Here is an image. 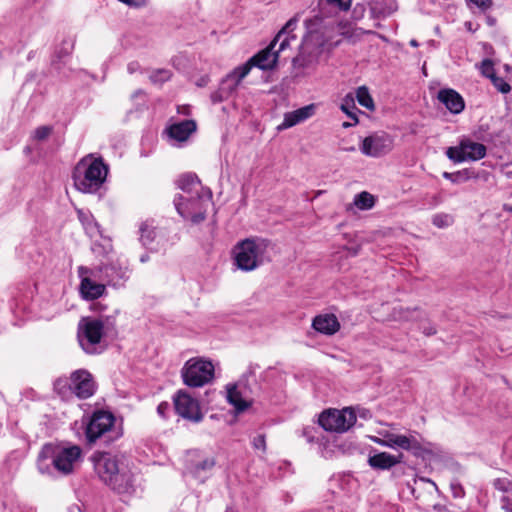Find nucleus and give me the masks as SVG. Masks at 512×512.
Instances as JSON below:
<instances>
[{
    "mask_svg": "<svg viewBox=\"0 0 512 512\" xmlns=\"http://www.w3.org/2000/svg\"><path fill=\"white\" fill-rule=\"evenodd\" d=\"M91 461L99 479L112 490L122 494L132 489L133 475L117 456L108 452L95 451Z\"/></svg>",
    "mask_w": 512,
    "mask_h": 512,
    "instance_id": "nucleus-1",
    "label": "nucleus"
},
{
    "mask_svg": "<svg viewBox=\"0 0 512 512\" xmlns=\"http://www.w3.org/2000/svg\"><path fill=\"white\" fill-rule=\"evenodd\" d=\"M81 456L82 449L78 445L46 443L38 454L37 466L41 473H47L52 465L59 474L67 476L74 472Z\"/></svg>",
    "mask_w": 512,
    "mask_h": 512,
    "instance_id": "nucleus-2",
    "label": "nucleus"
},
{
    "mask_svg": "<svg viewBox=\"0 0 512 512\" xmlns=\"http://www.w3.org/2000/svg\"><path fill=\"white\" fill-rule=\"evenodd\" d=\"M108 171V165L101 157L87 155L76 164L73 170L74 186L80 192L95 193L106 181Z\"/></svg>",
    "mask_w": 512,
    "mask_h": 512,
    "instance_id": "nucleus-3",
    "label": "nucleus"
},
{
    "mask_svg": "<svg viewBox=\"0 0 512 512\" xmlns=\"http://www.w3.org/2000/svg\"><path fill=\"white\" fill-rule=\"evenodd\" d=\"M53 390L66 401L73 397L86 400L96 393L97 383L88 370L77 369L70 376L58 377L53 383Z\"/></svg>",
    "mask_w": 512,
    "mask_h": 512,
    "instance_id": "nucleus-4",
    "label": "nucleus"
},
{
    "mask_svg": "<svg viewBox=\"0 0 512 512\" xmlns=\"http://www.w3.org/2000/svg\"><path fill=\"white\" fill-rule=\"evenodd\" d=\"M214 365L203 358H191L183 366L181 376L183 383L197 388L206 385L214 378Z\"/></svg>",
    "mask_w": 512,
    "mask_h": 512,
    "instance_id": "nucleus-5",
    "label": "nucleus"
},
{
    "mask_svg": "<svg viewBox=\"0 0 512 512\" xmlns=\"http://www.w3.org/2000/svg\"><path fill=\"white\" fill-rule=\"evenodd\" d=\"M445 154L454 163L474 162L486 156L487 147L480 142L473 141L469 137H463L457 146L448 147Z\"/></svg>",
    "mask_w": 512,
    "mask_h": 512,
    "instance_id": "nucleus-6",
    "label": "nucleus"
},
{
    "mask_svg": "<svg viewBox=\"0 0 512 512\" xmlns=\"http://www.w3.org/2000/svg\"><path fill=\"white\" fill-rule=\"evenodd\" d=\"M356 420V414L352 408H344L341 411L329 409L320 414L318 423L326 431L345 432L355 424Z\"/></svg>",
    "mask_w": 512,
    "mask_h": 512,
    "instance_id": "nucleus-7",
    "label": "nucleus"
},
{
    "mask_svg": "<svg viewBox=\"0 0 512 512\" xmlns=\"http://www.w3.org/2000/svg\"><path fill=\"white\" fill-rule=\"evenodd\" d=\"M259 253L260 249L256 240L251 238L244 239L234 247L235 265L240 270L252 271L260 264L258 260Z\"/></svg>",
    "mask_w": 512,
    "mask_h": 512,
    "instance_id": "nucleus-8",
    "label": "nucleus"
},
{
    "mask_svg": "<svg viewBox=\"0 0 512 512\" xmlns=\"http://www.w3.org/2000/svg\"><path fill=\"white\" fill-rule=\"evenodd\" d=\"M374 442L389 448H400L410 451L415 457L424 458L427 451L423 445L413 436L385 432L383 438H374Z\"/></svg>",
    "mask_w": 512,
    "mask_h": 512,
    "instance_id": "nucleus-9",
    "label": "nucleus"
},
{
    "mask_svg": "<svg viewBox=\"0 0 512 512\" xmlns=\"http://www.w3.org/2000/svg\"><path fill=\"white\" fill-rule=\"evenodd\" d=\"M174 407L176 413L182 418L194 423H199L203 419V413L197 399L193 398L184 390H179L174 398Z\"/></svg>",
    "mask_w": 512,
    "mask_h": 512,
    "instance_id": "nucleus-10",
    "label": "nucleus"
},
{
    "mask_svg": "<svg viewBox=\"0 0 512 512\" xmlns=\"http://www.w3.org/2000/svg\"><path fill=\"white\" fill-rule=\"evenodd\" d=\"M115 422L114 415L105 410L95 411L85 430V436L89 443L96 442L106 432H109Z\"/></svg>",
    "mask_w": 512,
    "mask_h": 512,
    "instance_id": "nucleus-11",
    "label": "nucleus"
},
{
    "mask_svg": "<svg viewBox=\"0 0 512 512\" xmlns=\"http://www.w3.org/2000/svg\"><path fill=\"white\" fill-rule=\"evenodd\" d=\"M393 146V138L389 134L381 132L365 137L360 150L366 156L377 158L389 153Z\"/></svg>",
    "mask_w": 512,
    "mask_h": 512,
    "instance_id": "nucleus-12",
    "label": "nucleus"
},
{
    "mask_svg": "<svg viewBox=\"0 0 512 512\" xmlns=\"http://www.w3.org/2000/svg\"><path fill=\"white\" fill-rule=\"evenodd\" d=\"M179 201H175L177 212L185 219H190L192 223L199 224L206 218L207 202L200 198L185 200L179 196Z\"/></svg>",
    "mask_w": 512,
    "mask_h": 512,
    "instance_id": "nucleus-13",
    "label": "nucleus"
},
{
    "mask_svg": "<svg viewBox=\"0 0 512 512\" xmlns=\"http://www.w3.org/2000/svg\"><path fill=\"white\" fill-rule=\"evenodd\" d=\"M104 336V323L100 319L83 318L78 326V338L81 346L84 348L83 339L89 345H97L101 342Z\"/></svg>",
    "mask_w": 512,
    "mask_h": 512,
    "instance_id": "nucleus-14",
    "label": "nucleus"
},
{
    "mask_svg": "<svg viewBox=\"0 0 512 512\" xmlns=\"http://www.w3.org/2000/svg\"><path fill=\"white\" fill-rule=\"evenodd\" d=\"M276 43L277 42L273 39L266 48L262 49L249 59L250 64H252L253 67L256 66L262 70L274 68L278 60V53L289 45V39L285 37L280 43L279 50L273 52Z\"/></svg>",
    "mask_w": 512,
    "mask_h": 512,
    "instance_id": "nucleus-15",
    "label": "nucleus"
},
{
    "mask_svg": "<svg viewBox=\"0 0 512 512\" xmlns=\"http://www.w3.org/2000/svg\"><path fill=\"white\" fill-rule=\"evenodd\" d=\"M252 64L248 60L244 65L235 68L221 82V92L231 96L238 88L241 81L249 74Z\"/></svg>",
    "mask_w": 512,
    "mask_h": 512,
    "instance_id": "nucleus-16",
    "label": "nucleus"
},
{
    "mask_svg": "<svg viewBox=\"0 0 512 512\" xmlns=\"http://www.w3.org/2000/svg\"><path fill=\"white\" fill-rule=\"evenodd\" d=\"M437 98L453 114H459L465 108L463 97L454 89L445 88L439 90Z\"/></svg>",
    "mask_w": 512,
    "mask_h": 512,
    "instance_id": "nucleus-17",
    "label": "nucleus"
},
{
    "mask_svg": "<svg viewBox=\"0 0 512 512\" xmlns=\"http://www.w3.org/2000/svg\"><path fill=\"white\" fill-rule=\"evenodd\" d=\"M312 327L324 335H334L340 330L341 326L334 314H321L313 319Z\"/></svg>",
    "mask_w": 512,
    "mask_h": 512,
    "instance_id": "nucleus-18",
    "label": "nucleus"
},
{
    "mask_svg": "<svg viewBox=\"0 0 512 512\" xmlns=\"http://www.w3.org/2000/svg\"><path fill=\"white\" fill-rule=\"evenodd\" d=\"M315 113V105L310 104L291 112H287L284 115V120L279 126V129H286L301 123L308 118L312 117Z\"/></svg>",
    "mask_w": 512,
    "mask_h": 512,
    "instance_id": "nucleus-19",
    "label": "nucleus"
},
{
    "mask_svg": "<svg viewBox=\"0 0 512 512\" xmlns=\"http://www.w3.org/2000/svg\"><path fill=\"white\" fill-rule=\"evenodd\" d=\"M403 454L395 456L387 452H379L368 458L370 467L376 470H389L402 461Z\"/></svg>",
    "mask_w": 512,
    "mask_h": 512,
    "instance_id": "nucleus-20",
    "label": "nucleus"
},
{
    "mask_svg": "<svg viewBox=\"0 0 512 512\" xmlns=\"http://www.w3.org/2000/svg\"><path fill=\"white\" fill-rule=\"evenodd\" d=\"M197 125L194 120H183L170 125L167 129L168 135L179 142L186 141L196 131Z\"/></svg>",
    "mask_w": 512,
    "mask_h": 512,
    "instance_id": "nucleus-21",
    "label": "nucleus"
},
{
    "mask_svg": "<svg viewBox=\"0 0 512 512\" xmlns=\"http://www.w3.org/2000/svg\"><path fill=\"white\" fill-rule=\"evenodd\" d=\"M105 291V285L96 283L88 277H85L81 280L80 292L85 300L98 299L105 293Z\"/></svg>",
    "mask_w": 512,
    "mask_h": 512,
    "instance_id": "nucleus-22",
    "label": "nucleus"
},
{
    "mask_svg": "<svg viewBox=\"0 0 512 512\" xmlns=\"http://www.w3.org/2000/svg\"><path fill=\"white\" fill-rule=\"evenodd\" d=\"M227 400L239 413L244 412L250 407V402L242 398V394L236 385H231L227 388Z\"/></svg>",
    "mask_w": 512,
    "mask_h": 512,
    "instance_id": "nucleus-23",
    "label": "nucleus"
},
{
    "mask_svg": "<svg viewBox=\"0 0 512 512\" xmlns=\"http://www.w3.org/2000/svg\"><path fill=\"white\" fill-rule=\"evenodd\" d=\"M442 176L447 179V180H450L452 183H460V182H465V181H468L472 178H477V174L475 173V171L473 169H470V168H465V169H462V170H459V171H456V172H444L442 174Z\"/></svg>",
    "mask_w": 512,
    "mask_h": 512,
    "instance_id": "nucleus-24",
    "label": "nucleus"
},
{
    "mask_svg": "<svg viewBox=\"0 0 512 512\" xmlns=\"http://www.w3.org/2000/svg\"><path fill=\"white\" fill-rule=\"evenodd\" d=\"M354 205L360 210H368L375 205V198L369 192L363 191L355 196Z\"/></svg>",
    "mask_w": 512,
    "mask_h": 512,
    "instance_id": "nucleus-25",
    "label": "nucleus"
},
{
    "mask_svg": "<svg viewBox=\"0 0 512 512\" xmlns=\"http://www.w3.org/2000/svg\"><path fill=\"white\" fill-rule=\"evenodd\" d=\"M356 98H357L358 103L361 106H363L367 109H371L374 107L373 99H372L371 95L369 94L368 89L365 86L359 87L357 89Z\"/></svg>",
    "mask_w": 512,
    "mask_h": 512,
    "instance_id": "nucleus-26",
    "label": "nucleus"
},
{
    "mask_svg": "<svg viewBox=\"0 0 512 512\" xmlns=\"http://www.w3.org/2000/svg\"><path fill=\"white\" fill-rule=\"evenodd\" d=\"M453 222H454L453 217L451 215L445 214V213L435 214L432 218L433 225L438 228H446V227L452 225Z\"/></svg>",
    "mask_w": 512,
    "mask_h": 512,
    "instance_id": "nucleus-27",
    "label": "nucleus"
},
{
    "mask_svg": "<svg viewBox=\"0 0 512 512\" xmlns=\"http://www.w3.org/2000/svg\"><path fill=\"white\" fill-rule=\"evenodd\" d=\"M492 83L494 87L501 93L506 94L510 92L511 86L501 77L496 75L491 76Z\"/></svg>",
    "mask_w": 512,
    "mask_h": 512,
    "instance_id": "nucleus-28",
    "label": "nucleus"
},
{
    "mask_svg": "<svg viewBox=\"0 0 512 512\" xmlns=\"http://www.w3.org/2000/svg\"><path fill=\"white\" fill-rule=\"evenodd\" d=\"M53 132V127L44 125L36 128L34 131V138L38 141H43L47 139Z\"/></svg>",
    "mask_w": 512,
    "mask_h": 512,
    "instance_id": "nucleus-29",
    "label": "nucleus"
},
{
    "mask_svg": "<svg viewBox=\"0 0 512 512\" xmlns=\"http://www.w3.org/2000/svg\"><path fill=\"white\" fill-rule=\"evenodd\" d=\"M494 487L502 492H507L512 488V481L507 478H498L493 483Z\"/></svg>",
    "mask_w": 512,
    "mask_h": 512,
    "instance_id": "nucleus-30",
    "label": "nucleus"
},
{
    "mask_svg": "<svg viewBox=\"0 0 512 512\" xmlns=\"http://www.w3.org/2000/svg\"><path fill=\"white\" fill-rule=\"evenodd\" d=\"M140 231L141 239L143 240L144 244L153 240L154 231L152 229H149V226L147 224H142Z\"/></svg>",
    "mask_w": 512,
    "mask_h": 512,
    "instance_id": "nucleus-31",
    "label": "nucleus"
},
{
    "mask_svg": "<svg viewBox=\"0 0 512 512\" xmlns=\"http://www.w3.org/2000/svg\"><path fill=\"white\" fill-rule=\"evenodd\" d=\"M253 448L257 450H261L263 452L266 451V437L264 434H259L253 438L252 441Z\"/></svg>",
    "mask_w": 512,
    "mask_h": 512,
    "instance_id": "nucleus-32",
    "label": "nucleus"
},
{
    "mask_svg": "<svg viewBox=\"0 0 512 512\" xmlns=\"http://www.w3.org/2000/svg\"><path fill=\"white\" fill-rule=\"evenodd\" d=\"M295 26H296V20L290 19L285 24V26L278 32V34L275 36L274 40L276 42H278L286 32L293 31Z\"/></svg>",
    "mask_w": 512,
    "mask_h": 512,
    "instance_id": "nucleus-33",
    "label": "nucleus"
},
{
    "mask_svg": "<svg viewBox=\"0 0 512 512\" xmlns=\"http://www.w3.org/2000/svg\"><path fill=\"white\" fill-rule=\"evenodd\" d=\"M329 4L336 5L342 11H348L351 7L352 0H326Z\"/></svg>",
    "mask_w": 512,
    "mask_h": 512,
    "instance_id": "nucleus-34",
    "label": "nucleus"
},
{
    "mask_svg": "<svg viewBox=\"0 0 512 512\" xmlns=\"http://www.w3.org/2000/svg\"><path fill=\"white\" fill-rule=\"evenodd\" d=\"M482 67H483V73L490 77L493 75V74H490V71H493V63L491 60H488V59H485L483 62H482Z\"/></svg>",
    "mask_w": 512,
    "mask_h": 512,
    "instance_id": "nucleus-35",
    "label": "nucleus"
},
{
    "mask_svg": "<svg viewBox=\"0 0 512 512\" xmlns=\"http://www.w3.org/2000/svg\"><path fill=\"white\" fill-rule=\"evenodd\" d=\"M501 503H502V509L505 512H512V499L511 498H509L507 496H503L501 499Z\"/></svg>",
    "mask_w": 512,
    "mask_h": 512,
    "instance_id": "nucleus-36",
    "label": "nucleus"
},
{
    "mask_svg": "<svg viewBox=\"0 0 512 512\" xmlns=\"http://www.w3.org/2000/svg\"><path fill=\"white\" fill-rule=\"evenodd\" d=\"M169 408H170V405L168 404V402H165V401H164V402H161V403L158 405V407H157V412H158V414H159L161 417L165 418V417H166V413H167V411L169 410Z\"/></svg>",
    "mask_w": 512,
    "mask_h": 512,
    "instance_id": "nucleus-37",
    "label": "nucleus"
},
{
    "mask_svg": "<svg viewBox=\"0 0 512 512\" xmlns=\"http://www.w3.org/2000/svg\"><path fill=\"white\" fill-rule=\"evenodd\" d=\"M228 97L229 96H226L225 92H221V87H220L219 90L212 95V101L214 103L221 102L224 99H227Z\"/></svg>",
    "mask_w": 512,
    "mask_h": 512,
    "instance_id": "nucleus-38",
    "label": "nucleus"
},
{
    "mask_svg": "<svg viewBox=\"0 0 512 512\" xmlns=\"http://www.w3.org/2000/svg\"><path fill=\"white\" fill-rule=\"evenodd\" d=\"M122 3H125L132 7H142L145 5L146 0H119Z\"/></svg>",
    "mask_w": 512,
    "mask_h": 512,
    "instance_id": "nucleus-39",
    "label": "nucleus"
},
{
    "mask_svg": "<svg viewBox=\"0 0 512 512\" xmlns=\"http://www.w3.org/2000/svg\"><path fill=\"white\" fill-rule=\"evenodd\" d=\"M193 181H194V177L191 176V175H185V176L181 177V179L179 180L180 188L184 190L185 189V186H184L185 183L190 184Z\"/></svg>",
    "mask_w": 512,
    "mask_h": 512,
    "instance_id": "nucleus-40",
    "label": "nucleus"
},
{
    "mask_svg": "<svg viewBox=\"0 0 512 512\" xmlns=\"http://www.w3.org/2000/svg\"><path fill=\"white\" fill-rule=\"evenodd\" d=\"M341 109H342V110H343V111H344V112H345L349 117L353 118V119L355 120V123H357V122H358V118H357V116H356L354 113L350 112V111H349V109H347L345 105H342V106H341Z\"/></svg>",
    "mask_w": 512,
    "mask_h": 512,
    "instance_id": "nucleus-41",
    "label": "nucleus"
},
{
    "mask_svg": "<svg viewBox=\"0 0 512 512\" xmlns=\"http://www.w3.org/2000/svg\"><path fill=\"white\" fill-rule=\"evenodd\" d=\"M423 333L426 336H432V335L436 334V329L434 327L425 328Z\"/></svg>",
    "mask_w": 512,
    "mask_h": 512,
    "instance_id": "nucleus-42",
    "label": "nucleus"
},
{
    "mask_svg": "<svg viewBox=\"0 0 512 512\" xmlns=\"http://www.w3.org/2000/svg\"><path fill=\"white\" fill-rule=\"evenodd\" d=\"M207 465L210 466V467L213 466L214 465V461L211 460L209 463H208V461H205L202 467L205 468Z\"/></svg>",
    "mask_w": 512,
    "mask_h": 512,
    "instance_id": "nucleus-43",
    "label": "nucleus"
},
{
    "mask_svg": "<svg viewBox=\"0 0 512 512\" xmlns=\"http://www.w3.org/2000/svg\"><path fill=\"white\" fill-rule=\"evenodd\" d=\"M161 73L163 74V77H164L165 79H168V78L170 77V75H169V72H168V71H161Z\"/></svg>",
    "mask_w": 512,
    "mask_h": 512,
    "instance_id": "nucleus-44",
    "label": "nucleus"
},
{
    "mask_svg": "<svg viewBox=\"0 0 512 512\" xmlns=\"http://www.w3.org/2000/svg\"><path fill=\"white\" fill-rule=\"evenodd\" d=\"M342 126H343L344 128H348V127H350V126H351V124H350V123H348V122H344V123L342 124Z\"/></svg>",
    "mask_w": 512,
    "mask_h": 512,
    "instance_id": "nucleus-45",
    "label": "nucleus"
},
{
    "mask_svg": "<svg viewBox=\"0 0 512 512\" xmlns=\"http://www.w3.org/2000/svg\"><path fill=\"white\" fill-rule=\"evenodd\" d=\"M411 45L416 46L417 45L416 41L415 40L411 41Z\"/></svg>",
    "mask_w": 512,
    "mask_h": 512,
    "instance_id": "nucleus-46",
    "label": "nucleus"
},
{
    "mask_svg": "<svg viewBox=\"0 0 512 512\" xmlns=\"http://www.w3.org/2000/svg\"><path fill=\"white\" fill-rule=\"evenodd\" d=\"M422 480H423V481H427V482H431V483H433L430 479H424V478H422Z\"/></svg>",
    "mask_w": 512,
    "mask_h": 512,
    "instance_id": "nucleus-47",
    "label": "nucleus"
},
{
    "mask_svg": "<svg viewBox=\"0 0 512 512\" xmlns=\"http://www.w3.org/2000/svg\"><path fill=\"white\" fill-rule=\"evenodd\" d=\"M368 34H376L374 31H367Z\"/></svg>",
    "mask_w": 512,
    "mask_h": 512,
    "instance_id": "nucleus-48",
    "label": "nucleus"
},
{
    "mask_svg": "<svg viewBox=\"0 0 512 512\" xmlns=\"http://www.w3.org/2000/svg\"><path fill=\"white\" fill-rule=\"evenodd\" d=\"M226 512H231V511H228V510H227Z\"/></svg>",
    "mask_w": 512,
    "mask_h": 512,
    "instance_id": "nucleus-49",
    "label": "nucleus"
}]
</instances>
